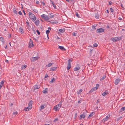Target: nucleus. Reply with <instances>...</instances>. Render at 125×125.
<instances>
[{"label":"nucleus","mask_w":125,"mask_h":125,"mask_svg":"<svg viewBox=\"0 0 125 125\" xmlns=\"http://www.w3.org/2000/svg\"><path fill=\"white\" fill-rule=\"evenodd\" d=\"M33 101L31 100L29 102L27 107H26L25 109V111H28L30 110L32 108V104H33Z\"/></svg>","instance_id":"f257e3e1"},{"label":"nucleus","mask_w":125,"mask_h":125,"mask_svg":"<svg viewBox=\"0 0 125 125\" xmlns=\"http://www.w3.org/2000/svg\"><path fill=\"white\" fill-rule=\"evenodd\" d=\"M30 18L32 21H35L36 19V18L35 15L32 13L31 12H29L28 13Z\"/></svg>","instance_id":"f03ea898"},{"label":"nucleus","mask_w":125,"mask_h":125,"mask_svg":"<svg viewBox=\"0 0 125 125\" xmlns=\"http://www.w3.org/2000/svg\"><path fill=\"white\" fill-rule=\"evenodd\" d=\"M41 17L43 19L46 20H48L50 19L49 16L45 14H43L41 16Z\"/></svg>","instance_id":"7ed1b4c3"},{"label":"nucleus","mask_w":125,"mask_h":125,"mask_svg":"<svg viewBox=\"0 0 125 125\" xmlns=\"http://www.w3.org/2000/svg\"><path fill=\"white\" fill-rule=\"evenodd\" d=\"M104 28H101L97 29L96 32L97 33H100L104 32Z\"/></svg>","instance_id":"20e7f679"},{"label":"nucleus","mask_w":125,"mask_h":125,"mask_svg":"<svg viewBox=\"0 0 125 125\" xmlns=\"http://www.w3.org/2000/svg\"><path fill=\"white\" fill-rule=\"evenodd\" d=\"M33 46L34 45L33 44V42L31 39L30 40V41L28 47L29 48H31L33 47Z\"/></svg>","instance_id":"39448f33"},{"label":"nucleus","mask_w":125,"mask_h":125,"mask_svg":"<svg viewBox=\"0 0 125 125\" xmlns=\"http://www.w3.org/2000/svg\"><path fill=\"white\" fill-rule=\"evenodd\" d=\"M61 106L57 104L56 106H55L54 108L53 109L55 110L56 111H59V109H60Z\"/></svg>","instance_id":"423d86ee"},{"label":"nucleus","mask_w":125,"mask_h":125,"mask_svg":"<svg viewBox=\"0 0 125 125\" xmlns=\"http://www.w3.org/2000/svg\"><path fill=\"white\" fill-rule=\"evenodd\" d=\"M120 81V79L118 78L116 79L115 81V85H117L118 84Z\"/></svg>","instance_id":"0eeeda50"},{"label":"nucleus","mask_w":125,"mask_h":125,"mask_svg":"<svg viewBox=\"0 0 125 125\" xmlns=\"http://www.w3.org/2000/svg\"><path fill=\"white\" fill-rule=\"evenodd\" d=\"M86 114L85 113H83L80 115V117L81 118H84L86 116Z\"/></svg>","instance_id":"6e6552de"},{"label":"nucleus","mask_w":125,"mask_h":125,"mask_svg":"<svg viewBox=\"0 0 125 125\" xmlns=\"http://www.w3.org/2000/svg\"><path fill=\"white\" fill-rule=\"evenodd\" d=\"M108 93V91L106 90L103 93L102 95L103 96H104L107 94Z\"/></svg>","instance_id":"1a4fd4ad"},{"label":"nucleus","mask_w":125,"mask_h":125,"mask_svg":"<svg viewBox=\"0 0 125 125\" xmlns=\"http://www.w3.org/2000/svg\"><path fill=\"white\" fill-rule=\"evenodd\" d=\"M38 58L37 57H32L31 59L32 60V61H33L34 62L36 61V60H37L38 59Z\"/></svg>","instance_id":"9d476101"},{"label":"nucleus","mask_w":125,"mask_h":125,"mask_svg":"<svg viewBox=\"0 0 125 125\" xmlns=\"http://www.w3.org/2000/svg\"><path fill=\"white\" fill-rule=\"evenodd\" d=\"M58 31L60 33H63L65 31V29H61L59 30Z\"/></svg>","instance_id":"9b49d317"},{"label":"nucleus","mask_w":125,"mask_h":125,"mask_svg":"<svg viewBox=\"0 0 125 125\" xmlns=\"http://www.w3.org/2000/svg\"><path fill=\"white\" fill-rule=\"evenodd\" d=\"M58 48H59L62 51H65L66 50L62 46H59L58 47Z\"/></svg>","instance_id":"f8f14e48"},{"label":"nucleus","mask_w":125,"mask_h":125,"mask_svg":"<svg viewBox=\"0 0 125 125\" xmlns=\"http://www.w3.org/2000/svg\"><path fill=\"white\" fill-rule=\"evenodd\" d=\"M125 110V107H123L122 108H121L119 110V113L122 112L123 111H124V110Z\"/></svg>","instance_id":"ddd939ff"},{"label":"nucleus","mask_w":125,"mask_h":125,"mask_svg":"<svg viewBox=\"0 0 125 125\" xmlns=\"http://www.w3.org/2000/svg\"><path fill=\"white\" fill-rule=\"evenodd\" d=\"M71 63H70V62H69V64H68V65L67 66V68L68 70H69L71 68Z\"/></svg>","instance_id":"4468645a"},{"label":"nucleus","mask_w":125,"mask_h":125,"mask_svg":"<svg viewBox=\"0 0 125 125\" xmlns=\"http://www.w3.org/2000/svg\"><path fill=\"white\" fill-rule=\"evenodd\" d=\"M80 66H78L77 67H75L74 68V70H73L74 71H77L79 70L80 69Z\"/></svg>","instance_id":"2eb2a0df"},{"label":"nucleus","mask_w":125,"mask_h":125,"mask_svg":"<svg viewBox=\"0 0 125 125\" xmlns=\"http://www.w3.org/2000/svg\"><path fill=\"white\" fill-rule=\"evenodd\" d=\"M110 115H107L104 119V121H106L107 120H108V119L109 117H110Z\"/></svg>","instance_id":"dca6fc26"},{"label":"nucleus","mask_w":125,"mask_h":125,"mask_svg":"<svg viewBox=\"0 0 125 125\" xmlns=\"http://www.w3.org/2000/svg\"><path fill=\"white\" fill-rule=\"evenodd\" d=\"M40 21L39 20L35 21V23L37 26L39 24Z\"/></svg>","instance_id":"f3484780"},{"label":"nucleus","mask_w":125,"mask_h":125,"mask_svg":"<svg viewBox=\"0 0 125 125\" xmlns=\"http://www.w3.org/2000/svg\"><path fill=\"white\" fill-rule=\"evenodd\" d=\"M34 89H38L39 88H40V86H39L37 85H35L34 86Z\"/></svg>","instance_id":"a211bd4d"},{"label":"nucleus","mask_w":125,"mask_h":125,"mask_svg":"<svg viewBox=\"0 0 125 125\" xmlns=\"http://www.w3.org/2000/svg\"><path fill=\"white\" fill-rule=\"evenodd\" d=\"M123 37V35H122L120 37H116V38H117V41H119Z\"/></svg>","instance_id":"6ab92c4d"},{"label":"nucleus","mask_w":125,"mask_h":125,"mask_svg":"<svg viewBox=\"0 0 125 125\" xmlns=\"http://www.w3.org/2000/svg\"><path fill=\"white\" fill-rule=\"evenodd\" d=\"M47 88H45V89L44 90H43L42 92L44 94H46L47 92Z\"/></svg>","instance_id":"aec40b11"},{"label":"nucleus","mask_w":125,"mask_h":125,"mask_svg":"<svg viewBox=\"0 0 125 125\" xmlns=\"http://www.w3.org/2000/svg\"><path fill=\"white\" fill-rule=\"evenodd\" d=\"M56 67H51L50 69V71H54L56 70Z\"/></svg>","instance_id":"412c9836"},{"label":"nucleus","mask_w":125,"mask_h":125,"mask_svg":"<svg viewBox=\"0 0 125 125\" xmlns=\"http://www.w3.org/2000/svg\"><path fill=\"white\" fill-rule=\"evenodd\" d=\"M95 113L94 112H92L89 115L88 117L89 118L90 117L92 116Z\"/></svg>","instance_id":"4be33fe9"},{"label":"nucleus","mask_w":125,"mask_h":125,"mask_svg":"<svg viewBox=\"0 0 125 125\" xmlns=\"http://www.w3.org/2000/svg\"><path fill=\"white\" fill-rule=\"evenodd\" d=\"M116 37H114L112 39V40L113 42H116L117 41Z\"/></svg>","instance_id":"5701e85b"},{"label":"nucleus","mask_w":125,"mask_h":125,"mask_svg":"<svg viewBox=\"0 0 125 125\" xmlns=\"http://www.w3.org/2000/svg\"><path fill=\"white\" fill-rule=\"evenodd\" d=\"M19 31L21 33H23L24 31L23 29L21 28H20L19 29Z\"/></svg>","instance_id":"b1692460"},{"label":"nucleus","mask_w":125,"mask_h":125,"mask_svg":"<svg viewBox=\"0 0 125 125\" xmlns=\"http://www.w3.org/2000/svg\"><path fill=\"white\" fill-rule=\"evenodd\" d=\"M51 23L52 24H56L58 23V22L56 20L51 21Z\"/></svg>","instance_id":"393cba45"},{"label":"nucleus","mask_w":125,"mask_h":125,"mask_svg":"<svg viewBox=\"0 0 125 125\" xmlns=\"http://www.w3.org/2000/svg\"><path fill=\"white\" fill-rule=\"evenodd\" d=\"M0 40L3 43L4 42V40L2 37H1L0 39Z\"/></svg>","instance_id":"a878e982"},{"label":"nucleus","mask_w":125,"mask_h":125,"mask_svg":"<svg viewBox=\"0 0 125 125\" xmlns=\"http://www.w3.org/2000/svg\"><path fill=\"white\" fill-rule=\"evenodd\" d=\"M83 90L82 89H80L79 91H78L77 92V94H80L82 91Z\"/></svg>","instance_id":"bb28decb"},{"label":"nucleus","mask_w":125,"mask_h":125,"mask_svg":"<svg viewBox=\"0 0 125 125\" xmlns=\"http://www.w3.org/2000/svg\"><path fill=\"white\" fill-rule=\"evenodd\" d=\"M52 63H49L46 65V66L49 67L52 66Z\"/></svg>","instance_id":"cd10ccee"},{"label":"nucleus","mask_w":125,"mask_h":125,"mask_svg":"<svg viewBox=\"0 0 125 125\" xmlns=\"http://www.w3.org/2000/svg\"><path fill=\"white\" fill-rule=\"evenodd\" d=\"M26 65H22L21 67V70H23V69L25 68H26Z\"/></svg>","instance_id":"c85d7f7f"},{"label":"nucleus","mask_w":125,"mask_h":125,"mask_svg":"<svg viewBox=\"0 0 125 125\" xmlns=\"http://www.w3.org/2000/svg\"><path fill=\"white\" fill-rule=\"evenodd\" d=\"M99 17V16L98 14H96L95 15V17L96 19H98Z\"/></svg>","instance_id":"c756f323"},{"label":"nucleus","mask_w":125,"mask_h":125,"mask_svg":"<svg viewBox=\"0 0 125 125\" xmlns=\"http://www.w3.org/2000/svg\"><path fill=\"white\" fill-rule=\"evenodd\" d=\"M13 12L14 13L16 14H17V11L16 10L15 8H13Z\"/></svg>","instance_id":"7c9ffc66"},{"label":"nucleus","mask_w":125,"mask_h":125,"mask_svg":"<svg viewBox=\"0 0 125 125\" xmlns=\"http://www.w3.org/2000/svg\"><path fill=\"white\" fill-rule=\"evenodd\" d=\"M50 32V31L49 30H47L46 31V33L47 35V36L48 39H49V37L48 36V34Z\"/></svg>","instance_id":"2f4dec72"},{"label":"nucleus","mask_w":125,"mask_h":125,"mask_svg":"<svg viewBox=\"0 0 125 125\" xmlns=\"http://www.w3.org/2000/svg\"><path fill=\"white\" fill-rule=\"evenodd\" d=\"M106 76L105 75H104L102 77L101 79L100 80L102 81V80H103L105 78Z\"/></svg>","instance_id":"473e14b6"},{"label":"nucleus","mask_w":125,"mask_h":125,"mask_svg":"<svg viewBox=\"0 0 125 125\" xmlns=\"http://www.w3.org/2000/svg\"><path fill=\"white\" fill-rule=\"evenodd\" d=\"M93 50V49H90V56H92V52Z\"/></svg>","instance_id":"72a5a7b5"},{"label":"nucleus","mask_w":125,"mask_h":125,"mask_svg":"<svg viewBox=\"0 0 125 125\" xmlns=\"http://www.w3.org/2000/svg\"><path fill=\"white\" fill-rule=\"evenodd\" d=\"M55 81V79L53 78L50 81V82L51 83H52L53 82Z\"/></svg>","instance_id":"f704fd0d"},{"label":"nucleus","mask_w":125,"mask_h":125,"mask_svg":"<svg viewBox=\"0 0 125 125\" xmlns=\"http://www.w3.org/2000/svg\"><path fill=\"white\" fill-rule=\"evenodd\" d=\"M54 16L53 13H51L50 15V17L51 18H53L54 17Z\"/></svg>","instance_id":"c9c22d12"},{"label":"nucleus","mask_w":125,"mask_h":125,"mask_svg":"<svg viewBox=\"0 0 125 125\" xmlns=\"http://www.w3.org/2000/svg\"><path fill=\"white\" fill-rule=\"evenodd\" d=\"M26 23H27V28H28L29 27V22L28 21L26 22Z\"/></svg>","instance_id":"e433bc0d"},{"label":"nucleus","mask_w":125,"mask_h":125,"mask_svg":"<svg viewBox=\"0 0 125 125\" xmlns=\"http://www.w3.org/2000/svg\"><path fill=\"white\" fill-rule=\"evenodd\" d=\"M75 15L76 16H77L78 18H79L80 17V16L79 15L78 13L77 12H76L75 13Z\"/></svg>","instance_id":"4c0bfd02"},{"label":"nucleus","mask_w":125,"mask_h":125,"mask_svg":"<svg viewBox=\"0 0 125 125\" xmlns=\"http://www.w3.org/2000/svg\"><path fill=\"white\" fill-rule=\"evenodd\" d=\"M123 117L122 116H120L117 119V121H119L120 120V119H121Z\"/></svg>","instance_id":"58836bf2"},{"label":"nucleus","mask_w":125,"mask_h":125,"mask_svg":"<svg viewBox=\"0 0 125 125\" xmlns=\"http://www.w3.org/2000/svg\"><path fill=\"white\" fill-rule=\"evenodd\" d=\"M72 61V60L71 59H69L68 60V64H69V62H70V63H71V62Z\"/></svg>","instance_id":"ea45409f"},{"label":"nucleus","mask_w":125,"mask_h":125,"mask_svg":"<svg viewBox=\"0 0 125 125\" xmlns=\"http://www.w3.org/2000/svg\"><path fill=\"white\" fill-rule=\"evenodd\" d=\"M99 84H96V87H96V88H97V89H98V87H99Z\"/></svg>","instance_id":"a19ab883"},{"label":"nucleus","mask_w":125,"mask_h":125,"mask_svg":"<svg viewBox=\"0 0 125 125\" xmlns=\"http://www.w3.org/2000/svg\"><path fill=\"white\" fill-rule=\"evenodd\" d=\"M92 89L94 91H95L97 90V88H96L95 87H93Z\"/></svg>","instance_id":"79ce46f5"},{"label":"nucleus","mask_w":125,"mask_h":125,"mask_svg":"<svg viewBox=\"0 0 125 125\" xmlns=\"http://www.w3.org/2000/svg\"><path fill=\"white\" fill-rule=\"evenodd\" d=\"M62 101H60L58 105H59L61 107L62 106Z\"/></svg>","instance_id":"37998d69"},{"label":"nucleus","mask_w":125,"mask_h":125,"mask_svg":"<svg viewBox=\"0 0 125 125\" xmlns=\"http://www.w3.org/2000/svg\"><path fill=\"white\" fill-rule=\"evenodd\" d=\"M18 112L17 111L13 112V114L14 115H16L17 114Z\"/></svg>","instance_id":"c03bdc74"},{"label":"nucleus","mask_w":125,"mask_h":125,"mask_svg":"<svg viewBox=\"0 0 125 125\" xmlns=\"http://www.w3.org/2000/svg\"><path fill=\"white\" fill-rule=\"evenodd\" d=\"M93 91V90L92 89L89 92V93H92Z\"/></svg>","instance_id":"a18cd8bd"},{"label":"nucleus","mask_w":125,"mask_h":125,"mask_svg":"<svg viewBox=\"0 0 125 125\" xmlns=\"http://www.w3.org/2000/svg\"><path fill=\"white\" fill-rule=\"evenodd\" d=\"M110 11H111V12H114V11L113 9H112V8H111L110 9Z\"/></svg>","instance_id":"49530a36"},{"label":"nucleus","mask_w":125,"mask_h":125,"mask_svg":"<svg viewBox=\"0 0 125 125\" xmlns=\"http://www.w3.org/2000/svg\"><path fill=\"white\" fill-rule=\"evenodd\" d=\"M36 31H37V34L39 35H40V32H39V31L38 30H36Z\"/></svg>","instance_id":"de8ad7c7"},{"label":"nucleus","mask_w":125,"mask_h":125,"mask_svg":"<svg viewBox=\"0 0 125 125\" xmlns=\"http://www.w3.org/2000/svg\"><path fill=\"white\" fill-rule=\"evenodd\" d=\"M33 10L35 12L37 13L38 12V10L36 9H35Z\"/></svg>","instance_id":"09e8293b"},{"label":"nucleus","mask_w":125,"mask_h":125,"mask_svg":"<svg viewBox=\"0 0 125 125\" xmlns=\"http://www.w3.org/2000/svg\"><path fill=\"white\" fill-rule=\"evenodd\" d=\"M18 14L20 15H22V13L21 12V11H19V12H18Z\"/></svg>","instance_id":"8fccbe9b"},{"label":"nucleus","mask_w":125,"mask_h":125,"mask_svg":"<svg viewBox=\"0 0 125 125\" xmlns=\"http://www.w3.org/2000/svg\"><path fill=\"white\" fill-rule=\"evenodd\" d=\"M72 35L73 36H76V33L74 32H73V33Z\"/></svg>","instance_id":"3c124183"},{"label":"nucleus","mask_w":125,"mask_h":125,"mask_svg":"<svg viewBox=\"0 0 125 125\" xmlns=\"http://www.w3.org/2000/svg\"><path fill=\"white\" fill-rule=\"evenodd\" d=\"M94 47H96L97 46V44L95 43L94 44Z\"/></svg>","instance_id":"603ef678"},{"label":"nucleus","mask_w":125,"mask_h":125,"mask_svg":"<svg viewBox=\"0 0 125 125\" xmlns=\"http://www.w3.org/2000/svg\"><path fill=\"white\" fill-rule=\"evenodd\" d=\"M44 106L42 105L41 106V108L42 109H44Z\"/></svg>","instance_id":"864d4df0"},{"label":"nucleus","mask_w":125,"mask_h":125,"mask_svg":"<svg viewBox=\"0 0 125 125\" xmlns=\"http://www.w3.org/2000/svg\"><path fill=\"white\" fill-rule=\"evenodd\" d=\"M58 120V118H56L54 120V122H56V121H57Z\"/></svg>","instance_id":"5fc2aeb1"},{"label":"nucleus","mask_w":125,"mask_h":125,"mask_svg":"<svg viewBox=\"0 0 125 125\" xmlns=\"http://www.w3.org/2000/svg\"><path fill=\"white\" fill-rule=\"evenodd\" d=\"M32 31L33 32V33H34V34H35L36 33V31H35V30H34V29H33H33H32Z\"/></svg>","instance_id":"6e6d98bb"},{"label":"nucleus","mask_w":125,"mask_h":125,"mask_svg":"<svg viewBox=\"0 0 125 125\" xmlns=\"http://www.w3.org/2000/svg\"><path fill=\"white\" fill-rule=\"evenodd\" d=\"M53 5V7H54V8L55 9H56V6L54 4Z\"/></svg>","instance_id":"4d7b16f0"},{"label":"nucleus","mask_w":125,"mask_h":125,"mask_svg":"<svg viewBox=\"0 0 125 125\" xmlns=\"http://www.w3.org/2000/svg\"><path fill=\"white\" fill-rule=\"evenodd\" d=\"M4 81H2L1 82H0V83L1 84V85H2V84L4 83Z\"/></svg>","instance_id":"13d9d810"},{"label":"nucleus","mask_w":125,"mask_h":125,"mask_svg":"<svg viewBox=\"0 0 125 125\" xmlns=\"http://www.w3.org/2000/svg\"><path fill=\"white\" fill-rule=\"evenodd\" d=\"M49 77V76L48 75H47V74H46V75L44 77H45V78H47V77Z\"/></svg>","instance_id":"bf43d9fd"},{"label":"nucleus","mask_w":125,"mask_h":125,"mask_svg":"<svg viewBox=\"0 0 125 125\" xmlns=\"http://www.w3.org/2000/svg\"><path fill=\"white\" fill-rule=\"evenodd\" d=\"M120 5H121L122 8H123V9H124V8L123 7V4H121Z\"/></svg>","instance_id":"052dcab7"},{"label":"nucleus","mask_w":125,"mask_h":125,"mask_svg":"<svg viewBox=\"0 0 125 125\" xmlns=\"http://www.w3.org/2000/svg\"><path fill=\"white\" fill-rule=\"evenodd\" d=\"M36 3L37 4H39V1H37L36 2Z\"/></svg>","instance_id":"680f3d73"},{"label":"nucleus","mask_w":125,"mask_h":125,"mask_svg":"<svg viewBox=\"0 0 125 125\" xmlns=\"http://www.w3.org/2000/svg\"><path fill=\"white\" fill-rule=\"evenodd\" d=\"M8 36L9 38H10L11 36V34L10 33L9 34Z\"/></svg>","instance_id":"e2e57ef3"},{"label":"nucleus","mask_w":125,"mask_h":125,"mask_svg":"<svg viewBox=\"0 0 125 125\" xmlns=\"http://www.w3.org/2000/svg\"><path fill=\"white\" fill-rule=\"evenodd\" d=\"M51 4L52 5H53V4H54V3L51 0Z\"/></svg>","instance_id":"0e129e2a"},{"label":"nucleus","mask_w":125,"mask_h":125,"mask_svg":"<svg viewBox=\"0 0 125 125\" xmlns=\"http://www.w3.org/2000/svg\"><path fill=\"white\" fill-rule=\"evenodd\" d=\"M92 28L93 29H96V28H95V26H94L93 25L92 26Z\"/></svg>","instance_id":"69168bd1"},{"label":"nucleus","mask_w":125,"mask_h":125,"mask_svg":"<svg viewBox=\"0 0 125 125\" xmlns=\"http://www.w3.org/2000/svg\"><path fill=\"white\" fill-rule=\"evenodd\" d=\"M99 99H98V100H97V101L96 102V103L97 104L99 102Z\"/></svg>","instance_id":"338daca9"},{"label":"nucleus","mask_w":125,"mask_h":125,"mask_svg":"<svg viewBox=\"0 0 125 125\" xmlns=\"http://www.w3.org/2000/svg\"><path fill=\"white\" fill-rule=\"evenodd\" d=\"M110 28V26L109 25H107L106 26V28Z\"/></svg>","instance_id":"774afa93"}]
</instances>
